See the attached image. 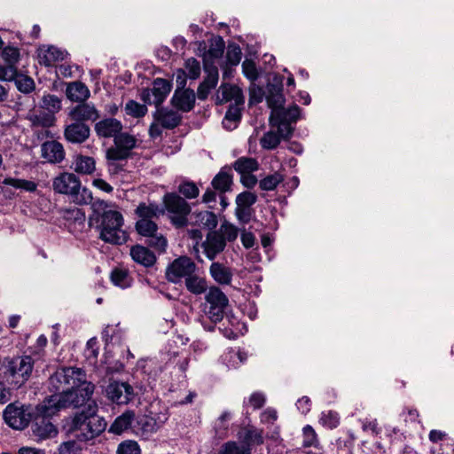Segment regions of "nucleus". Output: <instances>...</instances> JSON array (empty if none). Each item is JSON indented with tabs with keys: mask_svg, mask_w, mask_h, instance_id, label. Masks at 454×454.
Here are the masks:
<instances>
[{
	"mask_svg": "<svg viewBox=\"0 0 454 454\" xmlns=\"http://www.w3.org/2000/svg\"><path fill=\"white\" fill-rule=\"evenodd\" d=\"M74 169L82 175H90L96 169V162L92 157L78 155L74 161Z\"/></svg>",
	"mask_w": 454,
	"mask_h": 454,
	"instance_id": "obj_36",
	"label": "nucleus"
},
{
	"mask_svg": "<svg viewBox=\"0 0 454 454\" xmlns=\"http://www.w3.org/2000/svg\"><path fill=\"white\" fill-rule=\"evenodd\" d=\"M90 95V90L81 82H73L67 85V96L71 101L84 102Z\"/></svg>",
	"mask_w": 454,
	"mask_h": 454,
	"instance_id": "obj_29",
	"label": "nucleus"
},
{
	"mask_svg": "<svg viewBox=\"0 0 454 454\" xmlns=\"http://www.w3.org/2000/svg\"><path fill=\"white\" fill-rule=\"evenodd\" d=\"M17 68L8 64L7 66L0 67V80L2 81H12L17 75Z\"/></svg>",
	"mask_w": 454,
	"mask_h": 454,
	"instance_id": "obj_59",
	"label": "nucleus"
},
{
	"mask_svg": "<svg viewBox=\"0 0 454 454\" xmlns=\"http://www.w3.org/2000/svg\"><path fill=\"white\" fill-rule=\"evenodd\" d=\"M178 192L184 196L185 199H195L200 194V190L195 183L191 181H184L178 186Z\"/></svg>",
	"mask_w": 454,
	"mask_h": 454,
	"instance_id": "obj_47",
	"label": "nucleus"
},
{
	"mask_svg": "<svg viewBox=\"0 0 454 454\" xmlns=\"http://www.w3.org/2000/svg\"><path fill=\"white\" fill-rule=\"evenodd\" d=\"M199 54L203 58V63L214 64V60L222 57L224 51V42L222 37L211 41L208 50L204 41L199 43Z\"/></svg>",
	"mask_w": 454,
	"mask_h": 454,
	"instance_id": "obj_16",
	"label": "nucleus"
},
{
	"mask_svg": "<svg viewBox=\"0 0 454 454\" xmlns=\"http://www.w3.org/2000/svg\"><path fill=\"white\" fill-rule=\"evenodd\" d=\"M205 300L208 305L205 306L204 311L212 323L220 322L224 315V310L228 305V298L216 286H211Z\"/></svg>",
	"mask_w": 454,
	"mask_h": 454,
	"instance_id": "obj_9",
	"label": "nucleus"
},
{
	"mask_svg": "<svg viewBox=\"0 0 454 454\" xmlns=\"http://www.w3.org/2000/svg\"><path fill=\"white\" fill-rule=\"evenodd\" d=\"M156 121L165 129H174L179 124L181 115L174 110L159 109Z\"/></svg>",
	"mask_w": 454,
	"mask_h": 454,
	"instance_id": "obj_30",
	"label": "nucleus"
},
{
	"mask_svg": "<svg viewBox=\"0 0 454 454\" xmlns=\"http://www.w3.org/2000/svg\"><path fill=\"white\" fill-rule=\"evenodd\" d=\"M69 116L75 121L82 122L84 121H96L99 115L93 105L83 103L72 108Z\"/></svg>",
	"mask_w": 454,
	"mask_h": 454,
	"instance_id": "obj_23",
	"label": "nucleus"
},
{
	"mask_svg": "<svg viewBox=\"0 0 454 454\" xmlns=\"http://www.w3.org/2000/svg\"><path fill=\"white\" fill-rule=\"evenodd\" d=\"M164 213V209L155 202H140L135 209L137 220L135 224L137 232L147 239L146 243L153 249L163 253L168 241L164 235L159 232L156 220Z\"/></svg>",
	"mask_w": 454,
	"mask_h": 454,
	"instance_id": "obj_1",
	"label": "nucleus"
},
{
	"mask_svg": "<svg viewBox=\"0 0 454 454\" xmlns=\"http://www.w3.org/2000/svg\"><path fill=\"white\" fill-rule=\"evenodd\" d=\"M132 259L145 267H150L154 264L156 257L147 247L136 245L130 249Z\"/></svg>",
	"mask_w": 454,
	"mask_h": 454,
	"instance_id": "obj_27",
	"label": "nucleus"
},
{
	"mask_svg": "<svg viewBox=\"0 0 454 454\" xmlns=\"http://www.w3.org/2000/svg\"><path fill=\"white\" fill-rule=\"evenodd\" d=\"M33 368L34 359L30 356L5 359L0 364V378L19 388L29 380Z\"/></svg>",
	"mask_w": 454,
	"mask_h": 454,
	"instance_id": "obj_5",
	"label": "nucleus"
},
{
	"mask_svg": "<svg viewBox=\"0 0 454 454\" xmlns=\"http://www.w3.org/2000/svg\"><path fill=\"white\" fill-rule=\"evenodd\" d=\"M106 422L98 415V405L95 402L88 403L72 419L70 432L81 442H87L98 436L105 431Z\"/></svg>",
	"mask_w": 454,
	"mask_h": 454,
	"instance_id": "obj_2",
	"label": "nucleus"
},
{
	"mask_svg": "<svg viewBox=\"0 0 454 454\" xmlns=\"http://www.w3.org/2000/svg\"><path fill=\"white\" fill-rule=\"evenodd\" d=\"M185 69L187 71L186 75L190 79L195 80V79L199 78V76L200 74V65L197 59H195L193 58L188 59L185 61Z\"/></svg>",
	"mask_w": 454,
	"mask_h": 454,
	"instance_id": "obj_52",
	"label": "nucleus"
},
{
	"mask_svg": "<svg viewBox=\"0 0 454 454\" xmlns=\"http://www.w3.org/2000/svg\"><path fill=\"white\" fill-rule=\"evenodd\" d=\"M264 97V90L262 88L255 86L253 84V86L250 88V98L249 103L250 104H257L262 101Z\"/></svg>",
	"mask_w": 454,
	"mask_h": 454,
	"instance_id": "obj_62",
	"label": "nucleus"
},
{
	"mask_svg": "<svg viewBox=\"0 0 454 454\" xmlns=\"http://www.w3.org/2000/svg\"><path fill=\"white\" fill-rule=\"evenodd\" d=\"M2 56L6 63L14 66L19 60L20 51L15 47L8 46L3 50Z\"/></svg>",
	"mask_w": 454,
	"mask_h": 454,
	"instance_id": "obj_57",
	"label": "nucleus"
},
{
	"mask_svg": "<svg viewBox=\"0 0 454 454\" xmlns=\"http://www.w3.org/2000/svg\"><path fill=\"white\" fill-rule=\"evenodd\" d=\"M317 444V438L315 430L312 427L307 425L303 427V442L302 446L305 448L316 446Z\"/></svg>",
	"mask_w": 454,
	"mask_h": 454,
	"instance_id": "obj_53",
	"label": "nucleus"
},
{
	"mask_svg": "<svg viewBox=\"0 0 454 454\" xmlns=\"http://www.w3.org/2000/svg\"><path fill=\"white\" fill-rule=\"evenodd\" d=\"M65 155L62 144L56 140L46 141L41 145V156L49 163H60L65 159Z\"/></svg>",
	"mask_w": 454,
	"mask_h": 454,
	"instance_id": "obj_18",
	"label": "nucleus"
},
{
	"mask_svg": "<svg viewBox=\"0 0 454 454\" xmlns=\"http://www.w3.org/2000/svg\"><path fill=\"white\" fill-rule=\"evenodd\" d=\"M272 129L267 131L260 139V145L263 149L273 150L278 147L282 139H287L291 135H286L279 129V125L271 127Z\"/></svg>",
	"mask_w": 454,
	"mask_h": 454,
	"instance_id": "obj_25",
	"label": "nucleus"
},
{
	"mask_svg": "<svg viewBox=\"0 0 454 454\" xmlns=\"http://www.w3.org/2000/svg\"><path fill=\"white\" fill-rule=\"evenodd\" d=\"M121 129V122L114 118L104 119L95 126L97 134L103 137H115L119 135Z\"/></svg>",
	"mask_w": 454,
	"mask_h": 454,
	"instance_id": "obj_24",
	"label": "nucleus"
},
{
	"mask_svg": "<svg viewBox=\"0 0 454 454\" xmlns=\"http://www.w3.org/2000/svg\"><path fill=\"white\" fill-rule=\"evenodd\" d=\"M283 181L284 175L280 171H276L275 173L263 177L259 183V187L262 191H273Z\"/></svg>",
	"mask_w": 454,
	"mask_h": 454,
	"instance_id": "obj_39",
	"label": "nucleus"
},
{
	"mask_svg": "<svg viewBox=\"0 0 454 454\" xmlns=\"http://www.w3.org/2000/svg\"><path fill=\"white\" fill-rule=\"evenodd\" d=\"M229 101H233L236 106L243 105V92L238 86L223 84L217 91L216 103L223 104Z\"/></svg>",
	"mask_w": 454,
	"mask_h": 454,
	"instance_id": "obj_19",
	"label": "nucleus"
},
{
	"mask_svg": "<svg viewBox=\"0 0 454 454\" xmlns=\"http://www.w3.org/2000/svg\"><path fill=\"white\" fill-rule=\"evenodd\" d=\"M64 216L67 220L73 219L75 222L82 223L85 221L84 212L77 207L66 209Z\"/></svg>",
	"mask_w": 454,
	"mask_h": 454,
	"instance_id": "obj_61",
	"label": "nucleus"
},
{
	"mask_svg": "<svg viewBox=\"0 0 454 454\" xmlns=\"http://www.w3.org/2000/svg\"><path fill=\"white\" fill-rule=\"evenodd\" d=\"M139 445L135 441H125L119 444L117 454H140Z\"/></svg>",
	"mask_w": 454,
	"mask_h": 454,
	"instance_id": "obj_50",
	"label": "nucleus"
},
{
	"mask_svg": "<svg viewBox=\"0 0 454 454\" xmlns=\"http://www.w3.org/2000/svg\"><path fill=\"white\" fill-rule=\"evenodd\" d=\"M185 286L187 290L195 294L199 295L205 293L207 289V281L205 278H200L194 273L185 279Z\"/></svg>",
	"mask_w": 454,
	"mask_h": 454,
	"instance_id": "obj_37",
	"label": "nucleus"
},
{
	"mask_svg": "<svg viewBox=\"0 0 454 454\" xmlns=\"http://www.w3.org/2000/svg\"><path fill=\"white\" fill-rule=\"evenodd\" d=\"M3 184L21 189L26 192H33L36 191L37 184L34 181L6 177L3 180Z\"/></svg>",
	"mask_w": 454,
	"mask_h": 454,
	"instance_id": "obj_40",
	"label": "nucleus"
},
{
	"mask_svg": "<svg viewBox=\"0 0 454 454\" xmlns=\"http://www.w3.org/2000/svg\"><path fill=\"white\" fill-rule=\"evenodd\" d=\"M171 90L170 83L161 78H157L153 83V88L143 90L142 100L149 105L159 106L167 98Z\"/></svg>",
	"mask_w": 454,
	"mask_h": 454,
	"instance_id": "obj_13",
	"label": "nucleus"
},
{
	"mask_svg": "<svg viewBox=\"0 0 454 454\" xmlns=\"http://www.w3.org/2000/svg\"><path fill=\"white\" fill-rule=\"evenodd\" d=\"M268 103L270 106H273L272 100L268 98ZM283 103V97L281 94L276 95L274 101L275 109L272 110L270 117V124L271 127L279 125V129L286 135L293 134L294 128L292 127L293 122H296L300 117L301 109L298 106L294 105L287 109H278Z\"/></svg>",
	"mask_w": 454,
	"mask_h": 454,
	"instance_id": "obj_7",
	"label": "nucleus"
},
{
	"mask_svg": "<svg viewBox=\"0 0 454 454\" xmlns=\"http://www.w3.org/2000/svg\"><path fill=\"white\" fill-rule=\"evenodd\" d=\"M241 55L242 52L239 46H229L226 53L227 62L231 66H237L240 62Z\"/></svg>",
	"mask_w": 454,
	"mask_h": 454,
	"instance_id": "obj_58",
	"label": "nucleus"
},
{
	"mask_svg": "<svg viewBox=\"0 0 454 454\" xmlns=\"http://www.w3.org/2000/svg\"><path fill=\"white\" fill-rule=\"evenodd\" d=\"M13 81L15 82L17 89L20 92L29 93L35 88L34 80L29 76L17 74Z\"/></svg>",
	"mask_w": 454,
	"mask_h": 454,
	"instance_id": "obj_48",
	"label": "nucleus"
},
{
	"mask_svg": "<svg viewBox=\"0 0 454 454\" xmlns=\"http://www.w3.org/2000/svg\"><path fill=\"white\" fill-rule=\"evenodd\" d=\"M82 448L74 440L62 442L58 448L59 454H79Z\"/></svg>",
	"mask_w": 454,
	"mask_h": 454,
	"instance_id": "obj_54",
	"label": "nucleus"
},
{
	"mask_svg": "<svg viewBox=\"0 0 454 454\" xmlns=\"http://www.w3.org/2000/svg\"><path fill=\"white\" fill-rule=\"evenodd\" d=\"M242 70L244 75L250 81L254 82L258 78L256 66L253 60L246 59L242 63Z\"/></svg>",
	"mask_w": 454,
	"mask_h": 454,
	"instance_id": "obj_55",
	"label": "nucleus"
},
{
	"mask_svg": "<svg viewBox=\"0 0 454 454\" xmlns=\"http://www.w3.org/2000/svg\"><path fill=\"white\" fill-rule=\"evenodd\" d=\"M134 419L135 412L133 411L128 410L114 419V421L110 426L109 432L115 434H121L131 427Z\"/></svg>",
	"mask_w": 454,
	"mask_h": 454,
	"instance_id": "obj_28",
	"label": "nucleus"
},
{
	"mask_svg": "<svg viewBox=\"0 0 454 454\" xmlns=\"http://www.w3.org/2000/svg\"><path fill=\"white\" fill-rule=\"evenodd\" d=\"M172 103L179 110L189 112L194 106L195 93L190 89L176 90L172 98Z\"/></svg>",
	"mask_w": 454,
	"mask_h": 454,
	"instance_id": "obj_26",
	"label": "nucleus"
},
{
	"mask_svg": "<svg viewBox=\"0 0 454 454\" xmlns=\"http://www.w3.org/2000/svg\"><path fill=\"white\" fill-rule=\"evenodd\" d=\"M232 170L230 167H223L216 174L211 182V186L218 193H225L231 189L232 185Z\"/></svg>",
	"mask_w": 454,
	"mask_h": 454,
	"instance_id": "obj_22",
	"label": "nucleus"
},
{
	"mask_svg": "<svg viewBox=\"0 0 454 454\" xmlns=\"http://www.w3.org/2000/svg\"><path fill=\"white\" fill-rule=\"evenodd\" d=\"M233 167L237 172L245 175L256 171L259 164L254 158L241 157L234 162Z\"/></svg>",
	"mask_w": 454,
	"mask_h": 454,
	"instance_id": "obj_38",
	"label": "nucleus"
},
{
	"mask_svg": "<svg viewBox=\"0 0 454 454\" xmlns=\"http://www.w3.org/2000/svg\"><path fill=\"white\" fill-rule=\"evenodd\" d=\"M163 204L170 223L176 228H183L188 224L191 207L185 199L176 192H168L163 197Z\"/></svg>",
	"mask_w": 454,
	"mask_h": 454,
	"instance_id": "obj_8",
	"label": "nucleus"
},
{
	"mask_svg": "<svg viewBox=\"0 0 454 454\" xmlns=\"http://www.w3.org/2000/svg\"><path fill=\"white\" fill-rule=\"evenodd\" d=\"M245 440L247 444H262L263 442L262 432L257 429H248L246 432Z\"/></svg>",
	"mask_w": 454,
	"mask_h": 454,
	"instance_id": "obj_60",
	"label": "nucleus"
},
{
	"mask_svg": "<svg viewBox=\"0 0 454 454\" xmlns=\"http://www.w3.org/2000/svg\"><path fill=\"white\" fill-rule=\"evenodd\" d=\"M109 400L117 404H127L135 397L134 388L127 382L113 381L106 388Z\"/></svg>",
	"mask_w": 454,
	"mask_h": 454,
	"instance_id": "obj_14",
	"label": "nucleus"
},
{
	"mask_svg": "<svg viewBox=\"0 0 454 454\" xmlns=\"http://www.w3.org/2000/svg\"><path fill=\"white\" fill-rule=\"evenodd\" d=\"M257 200V196L251 192H243L236 198V204L238 207L250 208Z\"/></svg>",
	"mask_w": 454,
	"mask_h": 454,
	"instance_id": "obj_49",
	"label": "nucleus"
},
{
	"mask_svg": "<svg viewBox=\"0 0 454 454\" xmlns=\"http://www.w3.org/2000/svg\"><path fill=\"white\" fill-rule=\"evenodd\" d=\"M125 113L135 118H140L147 113V107L135 100H129L125 105Z\"/></svg>",
	"mask_w": 454,
	"mask_h": 454,
	"instance_id": "obj_46",
	"label": "nucleus"
},
{
	"mask_svg": "<svg viewBox=\"0 0 454 454\" xmlns=\"http://www.w3.org/2000/svg\"><path fill=\"white\" fill-rule=\"evenodd\" d=\"M248 402L254 409H260L265 403V395L261 392H254L250 395Z\"/></svg>",
	"mask_w": 454,
	"mask_h": 454,
	"instance_id": "obj_64",
	"label": "nucleus"
},
{
	"mask_svg": "<svg viewBox=\"0 0 454 454\" xmlns=\"http://www.w3.org/2000/svg\"><path fill=\"white\" fill-rule=\"evenodd\" d=\"M108 207V203L99 199L92 204L93 212L101 214L100 238L107 243L122 244L128 239L127 233L122 230L123 216L121 212Z\"/></svg>",
	"mask_w": 454,
	"mask_h": 454,
	"instance_id": "obj_3",
	"label": "nucleus"
},
{
	"mask_svg": "<svg viewBox=\"0 0 454 454\" xmlns=\"http://www.w3.org/2000/svg\"><path fill=\"white\" fill-rule=\"evenodd\" d=\"M80 179L73 173L63 172L52 181L55 192L71 196L80 188Z\"/></svg>",
	"mask_w": 454,
	"mask_h": 454,
	"instance_id": "obj_15",
	"label": "nucleus"
},
{
	"mask_svg": "<svg viewBox=\"0 0 454 454\" xmlns=\"http://www.w3.org/2000/svg\"><path fill=\"white\" fill-rule=\"evenodd\" d=\"M204 69L207 74L202 84L207 86V88H215L218 82V69L214 64H208L206 62Z\"/></svg>",
	"mask_w": 454,
	"mask_h": 454,
	"instance_id": "obj_45",
	"label": "nucleus"
},
{
	"mask_svg": "<svg viewBox=\"0 0 454 454\" xmlns=\"http://www.w3.org/2000/svg\"><path fill=\"white\" fill-rule=\"evenodd\" d=\"M64 137L70 143L82 144L90 137V128L82 122L75 121L66 127Z\"/></svg>",
	"mask_w": 454,
	"mask_h": 454,
	"instance_id": "obj_20",
	"label": "nucleus"
},
{
	"mask_svg": "<svg viewBox=\"0 0 454 454\" xmlns=\"http://www.w3.org/2000/svg\"><path fill=\"white\" fill-rule=\"evenodd\" d=\"M27 119L31 122V127L35 129L38 128L48 129L54 126L56 117L52 114L40 112L39 114H30Z\"/></svg>",
	"mask_w": 454,
	"mask_h": 454,
	"instance_id": "obj_32",
	"label": "nucleus"
},
{
	"mask_svg": "<svg viewBox=\"0 0 454 454\" xmlns=\"http://www.w3.org/2000/svg\"><path fill=\"white\" fill-rule=\"evenodd\" d=\"M66 393L51 395L44 400L45 412L50 415L53 413L51 409L59 410L68 407H79L90 400L93 392L94 385L88 382L86 378L74 388H69Z\"/></svg>",
	"mask_w": 454,
	"mask_h": 454,
	"instance_id": "obj_4",
	"label": "nucleus"
},
{
	"mask_svg": "<svg viewBox=\"0 0 454 454\" xmlns=\"http://www.w3.org/2000/svg\"><path fill=\"white\" fill-rule=\"evenodd\" d=\"M67 52L55 46H42L38 49V59L41 65L51 67L55 62L63 60Z\"/></svg>",
	"mask_w": 454,
	"mask_h": 454,
	"instance_id": "obj_21",
	"label": "nucleus"
},
{
	"mask_svg": "<svg viewBox=\"0 0 454 454\" xmlns=\"http://www.w3.org/2000/svg\"><path fill=\"white\" fill-rule=\"evenodd\" d=\"M235 214L240 223H247L251 220L252 210L247 207H242L237 206Z\"/></svg>",
	"mask_w": 454,
	"mask_h": 454,
	"instance_id": "obj_63",
	"label": "nucleus"
},
{
	"mask_svg": "<svg viewBox=\"0 0 454 454\" xmlns=\"http://www.w3.org/2000/svg\"><path fill=\"white\" fill-rule=\"evenodd\" d=\"M192 223L204 229L213 230L217 225L216 215L210 211L195 212L192 215Z\"/></svg>",
	"mask_w": 454,
	"mask_h": 454,
	"instance_id": "obj_31",
	"label": "nucleus"
},
{
	"mask_svg": "<svg viewBox=\"0 0 454 454\" xmlns=\"http://www.w3.org/2000/svg\"><path fill=\"white\" fill-rule=\"evenodd\" d=\"M158 427L155 420L146 415L140 416L137 419L136 424L133 427L136 434H141L142 435H148L156 432Z\"/></svg>",
	"mask_w": 454,
	"mask_h": 454,
	"instance_id": "obj_34",
	"label": "nucleus"
},
{
	"mask_svg": "<svg viewBox=\"0 0 454 454\" xmlns=\"http://www.w3.org/2000/svg\"><path fill=\"white\" fill-rule=\"evenodd\" d=\"M71 197L73 198V200L79 205L90 204L92 206V204L96 201L93 200L91 191L86 187L82 188L80 186V188H78L77 191H75V192L71 195Z\"/></svg>",
	"mask_w": 454,
	"mask_h": 454,
	"instance_id": "obj_44",
	"label": "nucleus"
},
{
	"mask_svg": "<svg viewBox=\"0 0 454 454\" xmlns=\"http://www.w3.org/2000/svg\"><path fill=\"white\" fill-rule=\"evenodd\" d=\"M320 422L328 428H335L339 425V416L336 412L332 411L322 412Z\"/></svg>",
	"mask_w": 454,
	"mask_h": 454,
	"instance_id": "obj_51",
	"label": "nucleus"
},
{
	"mask_svg": "<svg viewBox=\"0 0 454 454\" xmlns=\"http://www.w3.org/2000/svg\"><path fill=\"white\" fill-rule=\"evenodd\" d=\"M196 269L197 266L191 258L181 256L174 260L168 267L167 278L173 283H178L182 278L186 279V278L192 275Z\"/></svg>",
	"mask_w": 454,
	"mask_h": 454,
	"instance_id": "obj_12",
	"label": "nucleus"
},
{
	"mask_svg": "<svg viewBox=\"0 0 454 454\" xmlns=\"http://www.w3.org/2000/svg\"><path fill=\"white\" fill-rule=\"evenodd\" d=\"M111 280L114 286L121 288L129 287L131 284L128 271L122 269H114L111 273Z\"/></svg>",
	"mask_w": 454,
	"mask_h": 454,
	"instance_id": "obj_41",
	"label": "nucleus"
},
{
	"mask_svg": "<svg viewBox=\"0 0 454 454\" xmlns=\"http://www.w3.org/2000/svg\"><path fill=\"white\" fill-rule=\"evenodd\" d=\"M210 274L214 280L221 285H229L231 282V270L219 262H213L210 266Z\"/></svg>",
	"mask_w": 454,
	"mask_h": 454,
	"instance_id": "obj_33",
	"label": "nucleus"
},
{
	"mask_svg": "<svg viewBox=\"0 0 454 454\" xmlns=\"http://www.w3.org/2000/svg\"><path fill=\"white\" fill-rule=\"evenodd\" d=\"M4 422L15 430L27 427L31 420V415L26 407L19 402L9 403L3 412Z\"/></svg>",
	"mask_w": 454,
	"mask_h": 454,
	"instance_id": "obj_10",
	"label": "nucleus"
},
{
	"mask_svg": "<svg viewBox=\"0 0 454 454\" xmlns=\"http://www.w3.org/2000/svg\"><path fill=\"white\" fill-rule=\"evenodd\" d=\"M42 107L54 115L61 109V100L56 95H44L42 98Z\"/></svg>",
	"mask_w": 454,
	"mask_h": 454,
	"instance_id": "obj_42",
	"label": "nucleus"
},
{
	"mask_svg": "<svg viewBox=\"0 0 454 454\" xmlns=\"http://www.w3.org/2000/svg\"><path fill=\"white\" fill-rule=\"evenodd\" d=\"M219 233L224 238L225 241H233L237 239L239 231L231 223H223Z\"/></svg>",
	"mask_w": 454,
	"mask_h": 454,
	"instance_id": "obj_56",
	"label": "nucleus"
},
{
	"mask_svg": "<svg viewBox=\"0 0 454 454\" xmlns=\"http://www.w3.org/2000/svg\"><path fill=\"white\" fill-rule=\"evenodd\" d=\"M137 145V139L128 133H120L114 137V145L106 151V158L109 160H122L131 155V151Z\"/></svg>",
	"mask_w": 454,
	"mask_h": 454,
	"instance_id": "obj_11",
	"label": "nucleus"
},
{
	"mask_svg": "<svg viewBox=\"0 0 454 454\" xmlns=\"http://www.w3.org/2000/svg\"><path fill=\"white\" fill-rule=\"evenodd\" d=\"M85 379V372L76 367H62L51 374L48 380V389L51 395L66 393L74 388Z\"/></svg>",
	"mask_w": 454,
	"mask_h": 454,
	"instance_id": "obj_6",
	"label": "nucleus"
},
{
	"mask_svg": "<svg viewBox=\"0 0 454 454\" xmlns=\"http://www.w3.org/2000/svg\"><path fill=\"white\" fill-rule=\"evenodd\" d=\"M33 433L40 439H46L53 437L57 434L58 431L56 427L45 419L36 421L33 426Z\"/></svg>",
	"mask_w": 454,
	"mask_h": 454,
	"instance_id": "obj_35",
	"label": "nucleus"
},
{
	"mask_svg": "<svg viewBox=\"0 0 454 454\" xmlns=\"http://www.w3.org/2000/svg\"><path fill=\"white\" fill-rule=\"evenodd\" d=\"M239 106L230 107L223 120V125L226 129L231 130L237 126V122L240 120L241 114L238 108Z\"/></svg>",
	"mask_w": 454,
	"mask_h": 454,
	"instance_id": "obj_43",
	"label": "nucleus"
},
{
	"mask_svg": "<svg viewBox=\"0 0 454 454\" xmlns=\"http://www.w3.org/2000/svg\"><path fill=\"white\" fill-rule=\"evenodd\" d=\"M225 246V239L219 231L209 232L202 243L204 254L209 260H214L217 254L224 250Z\"/></svg>",
	"mask_w": 454,
	"mask_h": 454,
	"instance_id": "obj_17",
	"label": "nucleus"
}]
</instances>
